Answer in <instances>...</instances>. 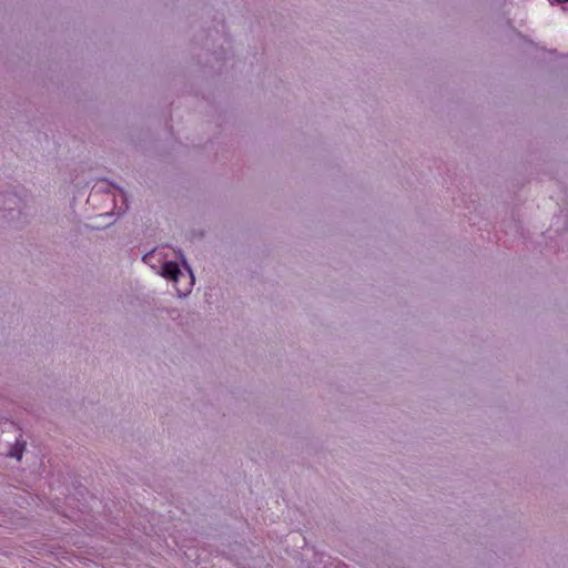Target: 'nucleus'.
I'll return each instance as SVG.
<instances>
[{"instance_id":"nucleus-8","label":"nucleus","mask_w":568,"mask_h":568,"mask_svg":"<svg viewBox=\"0 0 568 568\" xmlns=\"http://www.w3.org/2000/svg\"><path fill=\"white\" fill-rule=\"evenodd\" d=\"M10 426H11L12 428H16V429L21 430V428H20V427H19L14 422H10Z\"/></svg>"},{"instance_id":"nucleus-5","label":"nucleus","mask_w":568,"mask_h":568,"mask_svg":"<svg viewBox=\"0 0 568 568\" xmlns=\"http://www.w3.org/2000/svg\"><path fill=\"white\" fill-rule=\"evenodd\" d=\"M143 262L151 265L153 268L156 267L155 265V262L159 263L161 265L162 263V256H161V253H156L155 250L146 253L144 256H143Z\"/></svg>"},{"instance_id":"nucleus-1","label":"nucleus","mask_w":568,"mask_h":568,"mask_svg":"<svg viewBox=\"0 0 568 568\" xmlns=\"http://www.w3.org/2000/svg\"><path fill=\"white\" fill-rule=\"evenodd\" d=\"M28 195L17 191L0 192V227L23 229L29 224Z\"/></svg>"},{"instance_id":"nucleus-7","label":"nucleus","mask_w":568,"mask_h":568,"mask_svg":"<svg viewBox=\"0 0 568 568\" xmlns=\"http://www.w3.org/2000/svg\"><path fill=\"white\" fill-rule=\"evenodd\" d=\"M118 190L120 191V194H121V196L123 199V202L126 203V195H125L124 191L121 190V189H118Z\"/></svg>"},{"instance_id":"nucleus-4","label":"nucleus","mask_w":568,"mask_h":568,"mask_svg":"<svg viewBox=\"0 0 568 568\" xmlns=\"http://www.w3.org/2000/svg\"><path fill=\"white\" fill-rule=\"evenodd\" d=\"M27 442L22 438V435L16 439L14 444L10 447L8 456L21 460L23 452L26 450Z\"/></svg>"},{"instance_id":"nucleus-6","label":"nucleus","mask_w":568,"mask_h":568,"mask_svg":"<svg viewBox=\"0 0 568 568\" xmlns=\"http://www.w3.org/2000/svg\"><path fill=\"white\" fill-rule=\"evenodd\" d=\"M178 254H179V258L181 260V263H182L183 267H184V268L187 271V273H189V277H190V283H189V285H190V286H192V285L194 284V281H195V278H194V274H193V272H192V270H191V267H190V265H189V263H187L186 258L184 257V255H183L182 251H179V252H178Z\"/></svg>"},{"instance_id":"nucleus-9","label":"nucleus","mask_w":568,"mask_h":568,"mask_svg":"<svg viewBox=\"0 0 568 568\" xmlns=\"http://www.w3.org/2000/svg\"><path fill=\"white\" fill-rule=\"evenodd\" d=\"M555 1L558 2V3H566V2H568V0H555Z\"/></svg>"},{"instance_id":"nucleus-3","label":"nucleus","mask_w":568,"mask_h":568,"mask_svg":"<svg viewBox=\"0 0 568 568\" xmlns=\"http://www.w3.org/2000/svg\"><path fill=\"white\" fill-rule=\"evenodd\" d=\"M159 273L164 278L174 283H178L179 278L184 275L180 264L174 261H162Z\"/></svg>"},{"instance_id":"nucleus-2","label":"nucleus","mask_w":568,"mask_h":568,"mask_svg":"<svg viewBox=\"0 0 568 568\" xmlns=\"http://www.w3.org/2000/svg\"><path fill=\"white\" fill-rule=\"evenodd\" d=\"M211 34L206 36L204 43V52L199 54V62L214 69L215 63L220 64L222 61L226 59V51L222 47H220L217 50L211 51Z\"/></svg>"}]
</instances>
